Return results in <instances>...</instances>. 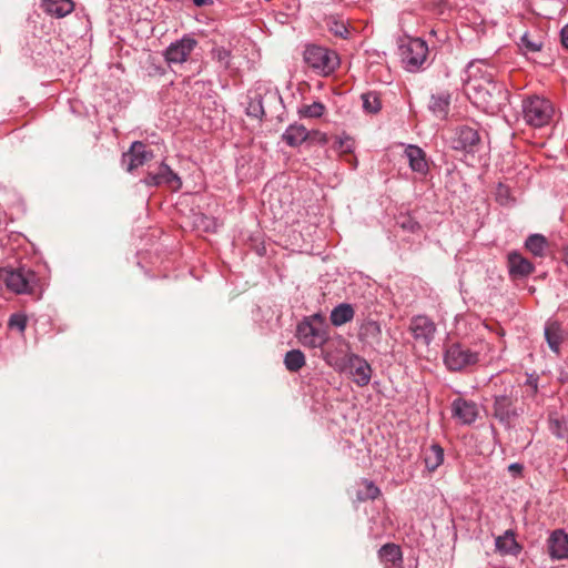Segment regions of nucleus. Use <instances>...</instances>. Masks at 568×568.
<instances>
[{"label": "nucleus", "mask_w": 568, "mask_h": 568, "mask_svg": "<svg viewBox=\"0 0 568 568\" xmlns=\"http://www.w3.org/2000/svg\"><path fill=\"white\" fill-rule=\"evenodd\" d=\"M146 185H169L173 190H179L182 185L181 179L169 165L161 163L155 172H149L144 179Z\"/></svg>", "instance_id": "nucleus-12"}, {"label": "nucleus", "mask_w": 568, "mask_h": 568, "mask_svg": "<svg viewBox=\"0 0 568 568\" xmlns=\"http://www.w3.org/2000/svg\"><path fill=\"white\" fill-rule=\"evenodd\" d=\"M196 7H204L213 3V0H192Z\"/></svg>", "instance_id": "nucleus-44"}, {"label": "nucleus", "mask_w": 568, "mask_h": 568, "mask_svg": "<svg viewBox=\"0 0 568 568\" xmlns=\"http://www.w3.org/2000/svg\"><path fill=\"white\" fill-rule=\"evenodd\" d=\"M346 365L353 382L357 386L364 387L369 384L372 378V367L365 358L356 354H351L347 358Z\"/></svg>", "instance_id": "nucleus-11"}, {"label": "nucleus", "mask_w": 568, "mask_h": 568, "mask_svg": "<svg viewBox=\"0 0 568 568\" xmlns=\"http://www.w3.org/2000/svg\"><path fill=\"white\" fill-rule=\"evenodd\" d=\"M284 364L287 371L298 372L305 365V355L300 349H292L285 354Z\"/></svg>", "instance_id": "nucleus-29"}, {"label": "nucleus", "mask_w": 568, "mask_h": 568, "mask_svg": "<svg viewBox=\"0 0 568 568\" xmlns=\"http://www.w3.org/2000/svg\"><path fill=\"white\" fill-rule=\"evenodd\" d=\"M436 331V324L425 315H416L410 320L409 332L417 342L426 346L433 342Z\"/></svg>", "instance_id": "nucleus-10"}, {"label": "nucleus", "mask_w": 568, "mask_h": 568, "mask_svg": "<svg viewBox=\"0 0 568 568\" xmlns=\"http://www.w3.org/2000/svg\"><path fill=\"white\" fill-rule=\"evenodd\" d=\"M428 45L420 38H407L399 44V55L404 68L409 72L418 71L425 63Z\"/></svg>", "instance_id": "nucleus-5"}, {"label": "nucleus", "mask_w": 568, "mask_h": 568, "mask_svg": "<svg viewBox=\"0 0 568 568\" xmlns=\"http://www.w3.org/2000/svg\"><path fill=\"white\" fill-rule=\"evenodd\" d=\"M545 338L549 348L557 355L560 354V345L565 338L561 324L557 321H548L545 325Z\"/></svg>", "instance_id": "nucleus-20"}, {"label": "nucleus", "mask_w": 568, "mask_h": 568, "mask_svg": "<svg viewBox=\"0 0 568 568\" xmlns=\"http://www.w3.org/2000/svg\"><path fill=\"white\" fill-rule=\"evenodd\" d=\"M363 488L357 491V499L361 501H365L368 499H376L381 490L371 480L362 481Z\"/></svg>", "instance_id": "nucleus-32"}, {"label": "nucleus", "mask_w": 568, "mask_h": 568, "mask_svg": "<svg viewBox=\"0 0 568 568\" xmlns=\"http://www.w3.org/2000/svg\"><path fill=\"white\" fill-rule=\"evenodd\" d=\"M405 154L413 171L425 174L428 171V161L426 153L417 144H407Z\"/></svg>", "instance_id": "nucleus-19"}, {"label": "nucleus", "mask_w": 568, "mask_h": 568, "mask_svg": "<svg viewBox=\"0 0 568 568\" xmlns=\"http://www.w3.org/2000/svg\"><path fill=\"white\" fill-rule=\"evenodd\" d=\"M523 113L528 124L544 126L551 120L554 109L548 100L532 97L523 102Z\"/></svg>", "instance_id": "nucleus-7"}, {"label": "nucleus", "mask_w": 568, "mask_h": 568, "mask_svg": "<svg viewBox=\"0 0 568 568\" xmlns=\"http://www.w3.org/2000/svg\"><path fill=\"white\" fill-rule=\"evenodd\" d=\"M508 267L510 274L515 277H526L535 270L532 263L518 252L508 254Z\"/></svg>", "instance_id": "nucleus-18"}, {"label": "nucleus", "mask_w": 568, "mask_h": 568, "mask_svg": "<svg viewBox=\"0 0 568 568\" xmlns=\"http://www.w3.org/2000/svg\"><path fill=\"white\" fill-rule=\"evenodd\" d=\"M378 557L387 568L396 567L403 562V554L400 547L388 542L381 547L378 550Z\"/></svg>", "instance_id": "nucleus-22"}, {"label": "nucleus", "mask_w": 568, "mask_h": 568, "mask_svg": "<svg viewBox=\"0 0 568 568\" xmlns=\"http://www.w3.org/2000/svg\"><path fill=\"white\" fill-rule=\"evenodd\" d=\"M521 44L525 48L526 52H538L541 50V42L530 40L528 34L523 36Z\"/></svg>", "instance_id": "nucleus-38"}, {"label": "nucleus", "mask_w": 568, "mask_h": 568, "mask_svg": "<svg viewBox=\"0 0 568 568\" xmlns=\"http://www.w3.org/2000/svg\"><path fill=\"white\" fill-rule=\"evenodd\" d=\"M333 146H334V152L337 154L352 152L351 144L341 143V144H333Z\"/></svg>", "instance_id": "nucleus-40"}, {"label": "nucleus", "mask_w": 568, "mask_h": 568, "mask_svg": "<svg viewBox=\"0 0 568 568\" xmlns=\"http://www.w3.org/2000/svg\"><path fill=\"white\" fill-rule=\"evenodd\" d=\"M495 546L496 550L501 555L517 556L521 550V546L517 542L513 530H506L504 535L498 536L495 540Z\"/></svg>", "instance_id": "nucleus-21"}, {"label": "nucleus", "mask_w": 568, "mask_h": 568, "mask_svg": "<svg viewBox=\"0 0 568 568\" xmlns=\"http://www.w3.org/2000/svg\"><path fill=\"white\" fill-rule=\"evenodd\" d=\"M284 142H326V136L317 131L311 132L303 124L290 125L283 134Z\"/></svg>", "instance_id": "nucleus-15"}, {"label": "nucleus", "mask_w": 568, "mask_h": 568, "mask_svg": "<svg viewBox=\"0 0 568 568\" xmlns=\"http://www.w3.org/2000/svg\"><path fill=\"white\" fill-rule=\"evenodd\" d=\"M480 354L460 343H453L444 352V364L450 372H462L475 366Z\"/></svg>", "instance_id": "nucleus-4"}, {"label": "nucleus", "mask_w": 568, "mask_h": 568, "mask_svg": "<svg viewBox=\"0 0 568 568\" xmlns=\"http://www.w3.org/2000/svg\"><path fill=\"white\" fill-rule=\"evenodd\" d=\"M0 275L7 288L16 294L31 293L38 282L37 274L26 266L2 268Z\"/></svg>", "instance_id": "nucleus-6"}, {"label": "nucleus", "mask_w": 568, "mask_h": 568, "mask_svg": "<svg viewBox=\"0 0 568 568\" xmlns=\"http://www.w3.org/2000/svg\"><path fill=\"white\" fill-rule=\"evenodd\" d=\"M546 239L540 234H531L525 242L526 248L536 256H542L546 248Z\"/></svg>", "instance_id": "nucleus-30"}, {"label": "nucleus", "mask_w": 568, "mask_h": 568, "mask_svg": "<svg viewBox=\"0 0 568 568\" xmlns=\"http://www.w3.org/2000/svg\"><path fill=\"white\" fill-rule=\"evenodd\" d=\"M303 321H312L316 325H325L323 316L321 314H314L311 317L304 318Z\"/></svg>", "instance_id": "nucleus-42"}, {"label": "nucleus", "mask_w": 568, "mask_h": 568, "mask_svg": "<svg viewBox=\"0 0 568 568\" xmlns=\"http://www.w3.org/2000/svg\"><path fill=\"white\" fill-rule=\"evenodd\" d=\"M40 8L49 16L61 19L74 10L72 0H40Z\"/></svg>", "instance_id": "nucleus-17"}, {"label": "nucleus", "mask_w": 568, "mask_h": 568, "mask_svg": "<svg viewBox=\"0 0 568 568\" xmlns=\"http://www.w3.org/2000/svg\"><path fill=\"white\" fill-rule=\"evenodd\" d=\"M300 342L307 347H323L328 339L327 326L316 325L312 321H302L296 328Z\"/></svg>", "instance_id": "nucleus-8"}, {"label": "nucleus", "mask_w": 568, "mask_h": 568, "mask_svg": "<svg viewBox=\"0 0 568 568\" xmlns=\"http://www.w3.org/2000/svg\"><path fill=\"white\" fill-rule=\"evenodd\" d=\"M363 109L367 113H377L382 108V102L378 93L366 92L362 94Z\"/></svg>", "instance_id": "nucleus-31"}, {"label": "nucleus", "mask_w": 568, "mask_h": 568, "mask_svg": "<svg viewBox=\"0 0 568 568\" xmlns=\"http://www.w3.org/2000/svg\"><path fill=\"white\" fill-rule=\"evenodd\" d=\"M478 63H484L481 60ZM469 74L466 82V93L471 102L487 113H496L508 102V90L505 84L494 80L490 72H483L473 61L468 64Z\"/></svg>", "instance_id": "nucleus-1"}, {"label": "nucleus", "mask_w": 568, "mask_h": 568, "mask_svg": "<svg viewBox=\"0 0 568 568\" xmlns=\"http://www.w3.org/2000/svg\"><path fill=\"white\" fill-rule=\"evenodd\" d=\"M479 415L478 406L475 402L458 397L452 403V416L463 425H471Z\"/></svg>", "instance_id": "nucleus-13"}, {"label": "nucleus", "mask_w": 568, "mask_h": 568, "mask_svg": "<svg viewBox=\"0 0 568 568\" xmlns=\"http://www.w3.org/2000/svg\"><path fill=\"white\" fill-rule=\"evenodd\" d=\"M196 47V39L190 34H185L165 49L164 59L169 65L182 64L189 59Z\"/></svg>", "instance_id": "nucleus-9"}, {"label": "nucleus", "mask_w": 568, "mask_h": 568, "mask_svg": "<svg viewBox=\"0 0 568 568\" xmlns=\"http://www.w3.org/2000/svg\"><path fill=\"white\" fill-rule=\"evenodd\" d=\"M425 467L434 473L444 463V449L439 444H432L424 450Z\"/></svg>", "instance_id": "nucleus-25"}, {"label": "nucleus", "mask_w": 568, "mask_h": 568, "mask_svg": "<svg viewBox=\"0 0 568 568\" xmlns=\"http://www.w3.org/2000/svg\"><path fill=\"white\" fill-rule=\"evenodd\" d=\"M328 29L332 33H334L337 37L346 38L348 34V30L344 22L337 21L335 19H332L327 22Z\"/></svg>", "instance_id": "nucleus-37"}, {"label": "nucleus", "mask_w": 568, "mask_h": 568, "mask_svg": "<svg viewBox=\"0 0 568 568\" xmlns=\"http://www.w3.org/2000/svg\"><path fill=\"white\" fill-rule=\"evenodd\" d=\"M564 262L566 266L568 267V246L564 251Z\"/></svg>", "instance_id": "nucleus-45"}, {"label": "nucleus", "mask_w": 568, "mask_h": 568, "mask_svg": "<svg viewBox=\"0 0 568 568\" xmlns=\"http://www.w3.org/2000/svg\"><path fill=\"white\" fill-rule=\"evenodd\" d=\"M560 41L562 47L568 49V23L560 31Z\"/></svg>", "instance_id": "nucleus-41"}, {"label": "nucleus", "mask_w": 568, "mask_h": 568, "mask_svg": "<svg viewBox=\"0 0 568 568\" xmlns=\"http://www.w3.org/2000/svg\"><path fill=\"white\" fill-rule=\"evenodd\" d=\"M525 414L521 405H518V392L515 387L505 389L503 394L494 395L491 416L505 428H513L515 422Z\"/></svg>", "instance_id": "nucleus-2"}, {"label": "nucleus", "mask_w": 568, "mask_h": 568, "mask_svg": "<svg viewBox=\"0 0 568 568\" xmlns=\"http://www.w3.org/2000/svg\"><path fill=\"white\" fill-rule=\"evenodd\" d=\"M304 62L317 74L328 75L339 64L338 55L324 47L308 44L303 52Z\"/></svg>", "instance_id": "nucleus-3"}, {"label": "nucleus", "mask_w": 568, "mask_h": 568, "mask_svg": "<svg viewBox=\"0 0 568 568\" xmlns=\"http://www.w3.org/2000/svg\"><path fill=\"white\" fill-rule=\"evenodd\" d=\"M355 311L354 307L348 303H341L335 306L329 315L331 323L339 327L354 318Z\"/></svg>", "instance_id": "nucleus-26"}, {"label": "nucleus", "mask_w": 568, "mask_h": 568, "mask_svg": "<svg viewBox=\"0 0 568 568\" xmlns=\"http://www.w3.org/2000/svg\"><path fill=\"white\" fill-rule=\"evenodd\" d=\"M325 105L315 101L312 104H304L300 108L298 113L302 118L316 119L323 115Z\"/></svg>", "instance_id": "nucleus-33"}, {"label": "nucleus", "mask_w": 568, "mask_h": 568, "mask_svg": "<svg viewBox=\"0 0 568 568\" xmlns=\"http://www.w3.org/2000/svg\"><path fill=\"white\" fill-rule=\"evenodd\" d=\"M407 226H408V229H409L410 231H414L415 226H417V227H418L417 223H412V222L407 223Z\"/></svg>", "instance_id": "nucleus-46"}, {"label": "nucleus", "mask_w": 568, "mask_h": 568, "mask_svg": "<svg viewBox=\"0 0 568 568\" xmlns=\"http://www.w3.org/2000/svg\"><path fill=\"white\" fill-rule=\"evenodd\" d=\"M508 469L511 471V473H515V474H520L523 471V465L518 464V463H514V464H510Z\"/></svg>", "instance_id": "nucleus-43"}, {"label": "nucleus", "mask_w": 568, "mask_h": 568, "mask_svg": "<svg viewBox=\"0 0 568 568\" xmlns=\"http://www.w3.org/2000/svg\"><path fill=\"white\" fill-rule=\"evenodd\" d=\"M450 94L447 92H439L432 94L428 108L432 113L438 119H445L449 111Z\"/></svg>", "instance_id": "nucleus-24"}, {"label": "nucleus", "mask_w": 568, "mask_h": 568, "mask_svg": "<svg viewBox=\"0 0 568 568\" xmlns=\"http://www.w3.org/2000/svg\"><path fill=\"white\" fill-rule=\"evenodd\" d=\"M478 123L463 124L457 129V142H481Z\"/></svg>", "instance_id": "nucleus-27"}, {"label": "nucleus", "mask_w": 568, "mask_h": 568, "mask_svg": "<svg viewBox=\"0 0 568 568\" xmlns=\"http://www.w3.org/2000/svg\"><path fill=\"white\" fill-rule=\"evenodd\" d=\"M381 334L382 328L379 323L373 320L365 321L359 328V336L362 339L378 342Z\"/></svg>", "instance_id": "nucleus-28"}, {"label": "nucleus", "mask_w": 568, "mask_h": 568, "mask_svg": "<svg viewBox=\"0 0 568 568\" xmlns=\"http://www.w3.org/2000/svg\"><path fill=\"white\" fill-rule=\"evenodd\" d=\"M539 377L536 374H527L525 385L531 388V395H536L538 392Z\"/></svg>", "instance_id": "nucleus-39"}, {"label": "nucleus", "mask_w": 568, "mask_h": 568, "mask_svg": "<svg viewBox=\"0 0 568 568\" xmlns=\"http://www.w3.org/2000/svg\"><path fill=\"white\" fill-rule=\"evenodd\" d=\"M27 315L23 313H14L9 317L8 326L10 328H16L20 333H23L27 327Z\"/></svg>", "instance_id": "nucleus-36"}, {"label": "nucleus", "mask_w": 568, "mask_h": 568, "mask_svg": "<svg viewBox=\"0 0 568 568\" xmlns=\"http://www.w3.org/2000/svg\"><path fill=\"white\" fill-rule=\"evenodd\" d=\"M550 429L557 438L568 440V419H551Z\"/></svg>", "instance_id": "nucleus-34"}, {"label": "nucleus", "mask_w": 568, "mask_h": 568, "mask_svg": "<svg viewBox=\"0 0 568 568\" xmlns=\"http://www.w3.org/2000/svg\"><path fill=\"white\" fill-rule=\"evenodd\" d=\"M146 144H130V149L122 154V166L128 172L143 165L152 158V153L146 151Z\"/></svg>", "instance_id": "nucleus-14"}, {"label": "nucleus", "mask_w": 568, "mask_h": 568, "mask_svg": "<svg viewBox=\"0 0 568 568\" xmlns=\"http://www.w3.org/2000/svg\"><path fill=\"white\" fill-rule=\"evenodd\" d=\"M480 132H481V135L485 134V136H484L485 139H488L486 131H480Z\"/></svg>", "instance_id": "nucleus-47"}, {"label": "nucleus", "mask_w": 568, "mask_h": 568, "mask_svg": "<svg viewBox=\"0 0 568 568\" xmlns=\"http://www.w3.org/2000/svg\"><path fill=\"white\" fill-rule=\"evenodd\" d=\"M276 100L278 97L275 93L266 94L265 97H262L260 93H254L253 95L248 97V102L246 106V114L248 116L255 118V119H262L265 115L264 110V100Z\"/></svg>", "instance_id": "nucleus-23"}, {"label": "nucleus", "mask_w": 568, "mask_h": 568, "mask_svg": "<svg viewBox=\"0 0 568 568\" xmlns=\"http://www.w3.org/2000/svg\"><path fill=\"white\" fill-rule=\"evenodd\" d=\"M212 57L219 63L223 65L224 69H227L231 63V51L224 47H215L212 49Z\"/></svg>", "instance_id": "nucleus-35"}, {"label": "nucleus", "mask_w": 568, "mask_h": 568, "mask_svg": "<svg viewBox=\"0 0 568 568\" xmlns=\"http://www.w3.org/2000/svg\"><path fill=\"white\" fill-rule=\"evenodd\" d=\"M548 554L554 560L568 558V535L562 529L554 530L548 540Z\"/></svg>", "instance_id": "nucleus-16"}]
</instances>
